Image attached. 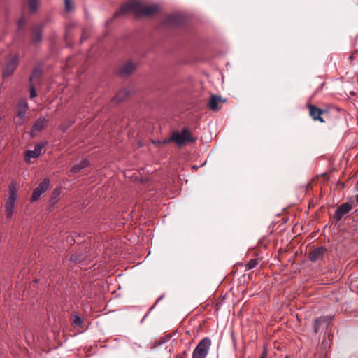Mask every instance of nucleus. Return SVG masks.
<instances>
[{"label": "nucleus", "mask_w": 358, "mask_h": 358, "mask_svg": "<svg viewBox=\"0 0 358 358\" xmlns=\"http://www.w3.org/2000/svg\"><path fill=\"white\" fill-rule=\"evenodd\" d=\"M90 163L87 159H83L81 161L80 164H75L72 166L71 169V172L73 173H78L82 169L87 167L89 166Z\"/></svg>", "instance_id": "obj_16"}, {"label": "nucleus", "mask_w": 358, "mask_h": 358, "mask_svg": "<svg viewBox=\"0 0 358 358\" xmlns=\"http://www.w3.org/2000/svg\"><path fill=\"white\" fill-rule=\"evenodd\" d=\"M180 22L178 17L176 15H170L166 17L165 23L169 25H177Z\"/></svg>", "instance_id": "obj_22"}, {"label": "nucleus", "mask_w": 358, "mask_h": 358, "mask_svg": "<svg viewBox=\"0 0 358 358\" xmlns=\"http://www.w3.org/2000/svg\"><path fill=\"white\" fill-rule=\"evenodd\" d=\"M45 145V143H38L35 145L34 150H27L25 152V161L29 162L31 158L38 157L41 155L42 149Z\"/></svg>", "instance_id": "obj_11"}, {"label": "nucleus", "mask_w": 358, "mask_h": 358, "mask_svg": "<svg viewBox=\"0 0 358 358\" xmlns=\"http://www.w3.org/2000/svg\"><path fill=\"white\" fill-rule=\"evenodd\" d=\"M71 321L77 327H81L83 323V319L77 313H73L71 317Z\"/></svg>", "instance_id": "obj_21"}, {"label": "nucleus", "mask_w": 358, "mask_h": 358, "mask_svg": "<svg viewBox=\"0 0 358 358\" xmlns=\"http://www.w3.org/2000/svg\"><path fill=\"white\" fill-rule=\"evenodd\" d=\"M26 22V20L24 17H21L17 21V26L19 29H21Z\"/></svg>", "instance_id": "obj_27"}, {"label": "nucleus", "mask_w": 358, "mask_h": 358, "mask_svg": "<svg viewBox=\"0 0 358 358\" xmlns=\"http://www.w3.org/2000/svg\"><path fill=\"white\" fill-rule=\"evenodd\" d=\"M325 252L326 249L323 247L315 248L310 252L309 259L313 262L321 259Z\"/></svg>", "instance_id": "obj_13"}, {"label": "nucleus", "mask_w": 358, "mask_h": 358, "mask_svg": "<svg viewBox=\"0 0 358 358\" xmlns=\"http://www.w3.org/2000/svg\"><path fill=\"white\" fill-rule=\"evenodd\" d=\"M128 94L129 92L127 90H121L116 94L113 99V101L115 102H121L127 97Z\"/></svg>", "instance_id": "obj_17"}, {"label": "nucleus", "mask_w": 358, "mask_h": 358, "mask_svg": "<svg viewBox=\"0 0 358 358\" xmlns=\"http://www.w3.org/2000/svg\"><path fill=\"white\" fill-rule=\"evenodd\" d=\"M225 101L222 99L220 96H217L215 95H212L210 97V100L208 103V106L210 108L214 111H217L220 109L218 105L220 103H224Z\"/></svg>", "instance_id": "obj_14"}, {"label": "nucleus", "mask_w": 358, "mask_h": 358, "mask_svg": "<svg viewBox=\"0 0 358 358\" xmlns=\"http://www.w3.org/2000/svg\"><path fill=\"white\" fill-rule=\"evenodd\" d=\"M28 6L31 13H34L38 9V0H27Z\"/></svg>", "instance_id": "obj_23"}, {"label": "nucleus", "mask_w": 358, "mask_h": 358, "mask_svg": "<svg viewBox=\"0 0 358 358\" xmlns=\"http://www.w3.org/2000/svg\"><path fill=\"white\" fill-rule=\"evenodd\" d=\"M353 58H354V54H352V55L350 56L349 59L352 60V59H353Z\"/></svg>", "instance_id": "obj_29"}, {"label": "nucleus", "mask_w": 358, "mask_h": 358, "mask_svg": "<svg viewBox=\"0 0 358 358\" xmlns=\"http://www.w3.org/2000/svg\"><path fill=\"white\" fill-rule=\"evenodd\" d=\"M46 122H47V121L45 118L38 119L35 122V123L32 127L31 135L33 136L34 135L33 134L36 131H41V130H43L46 125Z\"/></svg>", "instance_id": "obj_15"}, {"label": "nucleus", "mask_w": 358, "mask_h": 358, "mask_svg": "<svg viewBox=\"0 0 358 358\" xmlns=\"http://www.w3.org/2000/svg\"><path fill=\"white\" fill-rule=\"evenodd\" d=\"M50 180L49 178H45L42 182L39 183L37 187H36L32 193L31 197V201L34 202L39 199L41 195L44 193L49 187Z\"/></svg>", "instance_id": "obj_6"}, {"label": "nucleus", "mask_w": 358, "mask_h": 358, "mask_svg": "<svg viewBox=\"0 0 358 358\" xmlns=\"http://www.w3.org/2000/svg\"><path fill=\"white\" fill-rule=\"evenodd\" d=\"M158 10L159 6L157 5L145 6L138 1L132 0L123 4L120 11L115 13V15H118L120 13L125 14L131 13L136 15L150 17L156 14Z\"/></svg>", "instance_id": "obj_1"}, {"label": "nucleus", "mask_w": 358, "mask_h": 358, "mask_svg": "<svg viewBox=\"0 0 358 358\" xmlns=\"http://www.w3.org/2000/svg\"><path fill=\"white\" fill-rule=\"evenodd\" d=\"M285 358H289L288 356H286Z\"/></svg>", "instance_id": "obj_31"}, {"label": "nucleus", "mask_w": 358, "mask_h": 358, "mask_svg": "<svg viewBox=\"0 0 358 358\" xmlns=\"http://www.w3.org/2000/svg\"><path fill=\"white\" fill-rule=\"evenodd\" d=\"M170 336H165L160 338L158 341L153 343L151 346L152 350H158V348L162 350L164 353L168 354L167 347L165 345L166 343L169 341Z\"/></svg>", "instance_id": "obj_12"}, {"label": "nucleus", "mask_w": 358, "mask_h": 358, "mask_svg": "<svg viewBox=\"0 0 358 358\" xmlns=\"http://www.w3.org/2000/svg\"><path fill=\"white\" fill-rule=\"evenodd\" d=\"M41 76V71L39 69H36L31 73L29 78L30 83H36L38 79L40 78Z\"/></svg>", "instance_id": "obj_18"}, {"label": "nucleus", "mask_w": 358, "mask_h": 358, "mask_svg": "<svg viewBox=\"0 0 358 358\" xmlns=\"http://www.w3.org/2000/svg\"><path fill=\"white\" fill-rule=\"evenodd\" d=\"M136 69V64L131 61H127L122 64V65L119 69V74L121 76H127L132 73Z\"/></svg>", "instance_id": "obj_10"}, {"label": "nucleus", "mask_w": 358, "mask_h": 358, "mask_svg": "<svg viewBox=\"0 0 358 358\" xmlns=\"http://www.w3.org/2000/svg\"><path fill=\"white\" fill-rule=\"evenodd\" d=\"M211 345V340L208 337L202 338L192 352V358H206Z\"/></svg>", "instance_id": "obj_4"}, {"label": "nucleus", "mask_w": 358, "mask_h": 358, "mask_svg": "<svg viewBox=\"0 0 358 358\" xmlns=\"http://www.w3.org/2000/svg\"><path fill=\"white\" fill-rule=\"evenodd\" d=\"M352 209V205L349 203H344L340 205L336 209L334 218L337 222L340 221L342 217L348 214Z\"/></svg>", "instance_id": "obj_9"}, {"label": "nucleus", "mask_w": 358, "mask_h": 358, "mask_svg": "<svg viewBox=\"0 0 358 358\" xmlns=\"http://www.w3.org/2000/svg\"><path fill=\"white\" fill-rule=\"evenodd\" d=\"M307 108L309 110L310 116L315 121H319L322 123L325 122V120L322 118V115L327 113L326 110H322L317 106L312 105L310 103H307Z\"/></svg>", "instance_id": "obj_8"}, {"label": "nucleus", "mask_w": 358, "mask_h": 358, "mask_svg": "<svg viewBox=\"0 0 358 358\" xmlns=\"http://www.w3.org/2000/svg\"><path fill=\"white\" fill-rule=\"evenodd\" d=\"M19 57L17 54H12L5 59V64L2 71V76L7 77L13 74L18 66Z\"/></svg>", "instance_id": "obj_5"}, {"label": "nucleus", "mask_w": 358, "mask_h": 358, "mask_svg": "<svg viewBox=\"0 0 358 358\" xmlns=\"http://www.w3.org/2000/svg\"><path fill=\"white\" fill-rule=\"evenodd\" d=\"M195 138H192L191 132L188 129H183L181 132H174L171 137L162 141H158L159 145H165L171 141L176 142L178 145H182L186 142H194Z\"/></svg>", "instance_id": "obj_2"}, {"label": "nucleus", "mask_w": 358, "mask_h": 358, "mask_svg": "<svg viewBox=\"0 0 358 358\" xmlns=\"http://www.w3.org/2000/svg\"><path fill=\"white\" fill-rule=\"evenodd\" d=\"M326 322H327V319L324 317H320L319 318H317L315 320L313 327H314V331L315 334H317L319 331L320 325Z\"/></svg>", "instance_id": "obj_20"}, {"label": "nucleus", "mask_w": 358, "mask_h": 358, "mask_svg": "<svg viewBox=\"0 0 358 358\" xmlns=\"http://www.w3.org/2000/svg\"><path fill=\"white\" fill-rule=\"evenodd\" d=\"M61 129H62V130H65L66 128L64 127L63 125H61Z\"/></svg>", "instance_id": "obj_30"}, {"label": "nucleus", "mask_w": 358, "mask_h": 358, "mask_svg": "<svg viewBox=\"0 0 358 358\" xmlns=\"http://www.w3.org/2000/svg\"><path fill=\"white\" fill-rule=\"evenodd\" d=\"M332 336L330 334H324L323 340L321 343L322 348H324V350H327V348H330L331 343H329L331 341V337Z\"/></svg>", "instance_id": "obj_19"}, {"label": "nucleus", "mask_w": 358, "mask_h": 358, "mask_svg": "<svg viewBox=\"0 0 358 358\" xmlns=\"http://www.w3.org/2000/svg\"><path fill=\"white\" fill-rule=\"evenodd\" d=\"M258 264V259H251L245 265L247 270H251L255 268Z\"/></svg>", "instance_id": "obj_24"}, {"label": "nucleus", "mask_w": 358, "mask_h": 358, "mask_svg": "<svg viewBox=\"0 0 358 358\" xmlns=\"http://www.w3.org/2000/svg\"><path fill=\"white\" fill-rule=\"evenodd\" d=\"M266 357H267V352H266V351H265L262 353L260 358H266Z\"/></svg>", "instance_id": "obj_28"}, {"label": "nucleus", "mask_w": 358, "mask_h": 358, "mask_svg": "<svg viewBox=\"0 0 358 358\" xmlns=\"http://www.w3.org/2000/svg\"><path fill=\"white\" fill-rule=\"evenodd\" d=\"M29 108V105L26 100H20L17 105V120L16 123L19 126H22L24 124L25 122V116Z\"/></svg>", "instance_id": "obj_7"}, {"label": "nucleus", "mask_w": 358, "mask_h": 358, "mask_svg": "<svg viewBox=\"0 0 358 358\" xmlns=\"http://www.w3.org/2000/svg\"><path fill=\"white\" fill-rule=\"evenodd\" d=\"M37 96V92L35 89V83H30V98L33 99Z\"/></svg>", "instance_id": "obj_25"}, {"label": "nucleus", "mask_w": 358, "mask_h": 358, "mask_svg": "<svg viewBox=\"0 0 358 358\" xmlns=\"http://www.w3.org/2000/svg\"><path fill=\"white\" fill-rule=\"evenodd\" d=\"M17 196V189L16 185L12 182L9 185L8 197L6 199L5 208L6 217L8 219L11 218L14 213L15 204Z\"/></svg>", "instance_id": "obj_3"}, {"label": "nucleus", "mask_w": 358, "mask_h": 358, "mask_svg": "<svg viewBox=\"0 0 358 358\" xmlns=\"http://www.w3.org/2000/svg\"><path fill=\"white\" fill-rule=\"evenodd\" d=\"M64 3H65V10L67 12L71 11L73 8V6H72L71 0H64Z\"/></svg>", "instance_id": "obj_26"}]
</instances>
